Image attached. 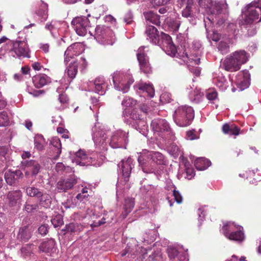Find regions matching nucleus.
<instances>
[{
	"label": "nucleus",
	"instance_id": "nucleus-36",
	"mask_svg": "<svg viewBox=\"0 0 261 261\" xmlns=\"http://www.w3.org/2000/svg\"><path fill=\"white\" fill-rule=\"evenodd\" d=\"M88 189L87 187L83 188L81 193L78 194L76 198L81 202H85V201L87 200V198L89 197L88 194Z\"/></svg>",
	"mask_w": 261,
	"mask_h": 261
},
{
	"label": "nucleus",
	"instance_id": "nucleus-8",
	"mask_svg": "<svg viewBox=\"0 0 261 261\" xmlns=\"http://www.w3.org/2000/svg\"><path fill=\"white\" fill-rule=\"evenodd\" d=\"M11 45H12L11 51L14 52L18 57H30V49L25 41H11Z\"/></svg>",
	"mask_w": 261,
	"mask_h": 261
},
{
	"label": "nucleus",
	"instance_id": "nucleus-31",
	"mask_svg": "<svg viewBox=\"0 0 261 261\" xmlns=\"http://www.w3.org/2000/svg\"><path fill=\"white\" fill-rule=\"evenodd\" d=\"M45 139L42 135H37L34 138L35 148L39 151L44 149Z\"/></svg>",
	"mask_w": 261,
	"mask_h": 261
},
{
	"label": "nucleus",
	"instance_id": "nucleus-16",
	"mask_svg": "<svg viewBox=\"0 0 261 261\" xmlns=\"http://www.w3.org/2000/svg\"><path fill=\"white\" fill-rule=\"evenodd\" d=\"M23 174L20 170L12 171L9 170L5 173V179L6 182L10 186H16L18 180L22 177Z\"/></svg>",
	"mask_w": 261,
	"mask_h": 261
},
{
	"label": "nucleus",
	"instance_id": "nucleus-56",
	"mask_svg": "<svg viewBox=\"0 0 261 261\" xmlns=\"http://www.w3.org/2000/svg\"><path fill=\"white\" fill-rule=\"evenodd\" d=\"M132 83H133V82H128L126 84H122L120 86L121 89H119V90H121L123 93H125V92H127L129 89L130 85Z\"/></svg>",
	"mask_w": 261,
	"mask_h": 261
},
{
	"label": "nucleus",
	"instance_id": "nucleus-24",
	"mask_svg": "<svg viewBox=\"0 0 261 261\" xmlns=\"http://www.w3.org/2000/svg\"><path fill=\"white\" fill-rule=\"evenodd\" d=\"M32 230L29 226H24L19 229L17 239L20 241L25 242L31 237Z\"/></svg>",
	"mask_w": 261,
	"mask_h": 261
},
{
	"label": "nucleus",
	"instance_id": "nucleus-55",
	"mask_svg": "<svg viewBox=\"0 0 261 261\" xmlns=\"http://www.w3.org/2000/svg\"><path fill=\"white\" fill-rule=\"evenodd\" d=\"M72 218L74 220H83L86 218V215L81 214V213H74L72 215Z\"/></svg>",
	"mask_w": 261,
	"mask_h": 261
},
{
	"label": "nucleus",
	"instance_id": "nucleus-23",
	"mask_svg": "<svg viewBox=\"0 0 261 261\" xmlns=\"http://www.w3.org/2000/svg\"><path fill=\"white\" fill-rule=\"evenodd\" d=\"M33 81L34 85L38 88L42 87L50 82V78L44 74L35 76L33 79Z\"/></svg>",
	"mask_w": 261,
	"mask_h": 261
},
{
	"label": "nucleus",
	"instance_id": "nucleus-35",
	"mask_svg": "<svg viewBox=\"0 0 261 261\" xmlns=\"http://www.w3.org/2000/svg\"><path fill=\"white\" fill-rule=\"evenodd\" d=\"M138 89L140 90H142L147 93L148 95L151 97L154 96V89L152 87V86L150 85L146 84H142L139 86Z\"/></svg>",
	"mask_w": 261,
	"mask_h": 261
},
{
	"label": "nucleus",
	"instance_id": "nucleus-59",
	"mask_svg": "<svg viewBox=\"0 0 261 261\" xmlns=\"http://www.w3.org/2000/svg\"><path fill=\"white\" fill-rule=\"evenodd\" d=\"M170 0H152L151 3L157 6L164 5L167 4Z\"/></svg>",
	"mask_w": 261,
	"mask_h": 261
},
{
	"label": "nucleus",
	"instance_id": "nucleus-12",
	"mask_svg": "<svg viewBox=\"0 0 261 261\" xmlns=\"http://www.w3.org/2000/svg\"><path fill=\"white\" fill-rule=\"evenodd\" d=\"M145 158L159 165L164 164L165 162L164 155L161 153L151 151L148 152L147 154H142L139 157L138 162L141 165L145 166Z\"/></svg>",
	"mask_w": 261,
	"mask_h": 261
},
{
	"label": "nucleus",
	"instance_id": "nucleus-19",
	"mask_svg": "<svg viewBox=\"0 0 261 261\" xmlns=\"http://www.w3.org/2000/svg\"><path fill=\"white\" fill-rule=\"evenodd\" d=\"M55 245V241L53 239H50L46 241L42 242L39 245V249L40 251L51 254L56 251Z\"/></svg>",
	"mask_w": 261,
	"mask_h": 261
},
{
	"label": "nucleus",
	"instance_id": "nucleus-57",
	"mask_svg": "<svg viewBox=\"0 0 261 261\" xmlns=\"http://www.w3.org/2000/svg\"><path fill=\"white\" fill-rule=\"evenodd\" d=\"M217 96L218 94L216 91L208 92L206 94V97L210 100H213L215 99L217 97Z\"/></svg>",
	"mask_w": 261,
	"mask_h": 261
},
{
	"label": "nucleus",
	"instance_id": "nucleus-38",
	"mask_svg": "<svg viewBox=\"0 0 261 261\" xmlns=\"http://www.w3.org/2000/svg\"><path fill=\"white\" fill-rule=\"evenodd\" d=\"M38 207V204H31L29 201H27L24 205V210L28 213L34 212V211H37Z\"/></svg>",
	"mask_w": 261,
	"mask_h": 261
},
{
	"label": "nucleus",
	"instance_id": "nucleus-44",
	"mask_svg": "<svg viewBox=\"0 0 261 261\" xmlns=\"http://www.w3.org/2000/svg\"><path fill=\"white\" fill-rule=\"evenodd\" d=\"M167 23L168 25L172 28L173 31H177L178 30L180 22V21L177 19H170L169 20L167 21Z\"/></svg>",
	"mask_w": 261,
	"mask_h": 261
},
{
	"label": "nucleus",
	"instance_id": "nucleus-21",
	"mask_svg": "<svg viewBox=\"0 0 261 261\" xmlns=\"http://www.w3.org/2000/svg\"><path fill=\"white\" fill-rule=\"evenodd\" d=\"M131 160L128 159L127 161H122L120 163L121 167L122 175L124 177V181L127 182L129 180V177L132 169Z\"/></svg>",
	"mask_w": 261,
	"mask_h": 261
},
{
	"label": "nucleus",
	"instance_id": "nucleus-27",
	"mask_svg": "<svg viewBox=\"0 0 261 261\" xmlns=\"http://www.w3.org/2000/svg\"><path fill=\"white\" fill-rule=\"evenodd\" d=\"M134 199L130 198H127L125 199L124 205V212L122 213V216L123 218L126 217L128 214L131 212L134 207Z\"/></svg>",
	"mask_w": 261,
	"mask_h": 261
},
{
	"label": "nucleus",
	"instance_id": "nucleus-62",
	"mask_svg": "<svg viewBox=\"0 0 261 261\" xmlns=\"http://www.w3.org/2000/svg\"><path fill=\"white\" fill-rule=\"evenodd\" d=\"M59 100L61 103H66L68 101V98L66 94L59 95Z\"/></svg>",
	"mask_w": 261,
	"mask_h": 261
},
{
	"label": "nucleus",
	"instance_id": "nucleus-6",
	"mask_svg": "<svg viewBox=\"0 0 261 261\" xmlns=\"http://www.w3.org/2000/svg\"><path fill=\"white\" fill-rule=\"evenodd\" d=\"M95 38L104 45H113L115 36L110 28L104 25H97L95 28Z\"/></svg>",
	"mask_w": 261,
	"mask_h": 261
},
{
	"label": "nucleus",
	"instance_id": "nucleus-2",
	"mask_svg": "<svg viewBox=\"0 0 261 261\" xmlns=\"http://www.w3.org/2000/svg\"><path fill=\"white\" fill-rule=\"evenodd\" d=\"M247 14L245 16L242 25L247 30L249 36H253L256 33L254 22L261 21V0L253 1L245 7Z\"/></svg>",
	"mask_w": 261,
	"mask_h": 261
},
{
	"label": "nucleus",
	"instance_id": "nucleus-22",
	"mask_svg": "<svg viewBox=\"0 0 261 261\" xmlns=\"http://www.w3.org/2000/svg\"><path fill=\"white\" fill-rule=\"evenodd\" d=\"M22 196V192L20 190L9 192L7 195L9 205L11 206H16L19 203Z\"/></svg>",
	"mask_w": 261,
	"mask_h": 261
},
{
	"label": "nucleus",
	"instance_id": "nucleus-30",
	"mask_svg": "<svg viewBox=\"0 0 261 261\" xmlns=\"http://www.w3.org/2000/svg\"><path fill=\"white\" fill-rule=\"evenodd\" d=\"M40 205L44 207H49L51 203V198L49 194L46 193H43L42 195L38 198Z\"/></svg>",
	"mask_w": 261,
	"mask_h": 261
},
{
	"label": "nucleus",
	"instance_id": "nucleus-53",
	"mask_svg": "<svg viewBox=\"0 0 261 261\" xmlns=\"http://www.w3.org/2000/svg\"><path fill=\"white\" fill-rule=\"evenodd\" d=\"M69 169V167H66L62 163H58L56 165V170L58 172H62L64 170Z\"/></svg>",
	"mask_w": 261,
	"mask_h": 261
},
{
	"label": "nucleus",
	"instance_id": "nucleus-42",
	"mask_svg": "<svg viewBox=\"0 0 261 261\" xmlns=\"http://www.w3.org/2000/svg\"><path fill=\"white\" fill-rule=\"evenodd\" d=\"M218 49L222 54H226L229 50V46L227 43L221 41L218 44Z\"/></svg>",
	"mask_w": 261,
	"mask_h": 261
},
{
	"label": "nucleus",
	"instance_id": "nucleus-39",
	"mask_svg": "<svg viewBox=\"0 0 261 261\" xmlns=\"http://www.w3.org/2000/svg\"><path fill=\"white\" fill-rule=\"evenodd\" d=\"M136 103V100L129 97H125L122 101V105L126 108L133 107Z\"/></svg>",
	"mask_w": 261,
	"mask_h": 261
},
{
	"label": "nucleus",
	"instance_id": "nucleus-32",
	"mask_svg": "<svg viewBox=\"0 0 261 261\" xmlns=\"http://www.w3.org/2000/svg\"><path fill=\"white\" fill-rule=\"evenodd\" d=\"M79 63L77 61H74L71 63L68 67L67 74L69 77L73 79H74L77 72Z\"/></svg>",
	"mask_w": 261,
	"mask_h": 261
},
{
	"label": "nucleus",
	"instance_id": "nucleus-9",
	"mask_svg": "<svg viewBox=\"0 0 261 261\" xmlns=\"http://www.w3.org/2000/svg\"><path fill=\"white\" fill-rule=\"evenodd\" d=\"M77 183V178L72 174L67 178H61L57 183L56 188L60 192H66L72 189Z\"/></svg>",
	"mask_w": 261,
	"mask_h": 261
},
{
	"label": "nucleus",
	"instance_id": "nucleus-52",
	"mask_svg": "<svg viewBox=\"0 0 261 261\" xmlns=\"http://www.w3.org/2000/svg\"><path fill=\"white\" fill-rule=\"evenodd\" d=\"M255 173L253 171H251L248 170V171H246L245 172L242 174H240L239 176L242 177H246L247 179L249 178H251L254 176Z\"/></svg>",
	"mask_w": 261,
	"mask_h": 261
},
{
	"label": "nucleus",
	"instance_id": "nucleus-10",
	"mask_svg": "<svg viewBox=\"0 0 261 261\" xmlns=\"http://www.w3.org/2000/svg\"><path fill=\"white\" fill-rule=\"evenodd\" d=\"M85 50L84 45L80 42H75L70 45L65 52V62H68L70 59L82 54Z\"/></svg>",
	"mask_w": 261,
	"mask_h": 261
},
{
	"label": "nucleus",
	"instance_id": "nucleus-33",
	"mask_svg": "<svg viewBox=\"0 0 261 261\" xmlns=\"http://www.w3.org/2000/svg\"><path fill=\"white\" fill-rule=\"evenodd\" d=\"M51 144L55 148V151L56 152L57 154L54 157V159H57L60 156L61 153V143L60 140L58 138H53L51 142Z\"/></svg>",
	"mask_w": 261,
	"mask_h": 261
},
{
	"label": "nucleus",
	"instance_id": "nucleus-1",
	"mask_svg": "<svg viewBox=\"0 0 261 261\" xmlns=\"http://www.w3.org/2000/svg\"><path fill=\"white\" fill-rule=\"evenodd\" d=\"M145 34L147 39L154 44H158L170 56H174L176 53V47L173 43L171 37L168 34L162 33L161 39L157 29L154 26H147Z\"/></svg>",
	"mask_w": 261,
	"mask_h": 261
},
{
	"label": "nucleus",
	"instance_id": "nucleus-45",
	"mask_svg": "<svg viewBox=\"0 0 261 261\" xmlns=\"http://www.w3.org/2000/svg\"><path fill=\"white\" fill-rule=\"evenodd\" d=\"M162 255L160 252L156 251L150 255L146 261H160Z\"/></svg>",
	"mask_w": 261,
	"mask_h": 261
},
{
	"label": "nucleus",
	"instance_id": "nucleus-3",
	"mask_svg": "<svg viewBox=\"0 0 261 261\" xmlns=\"http://www.w3.org/2000/svg\"><path fill=\"white\" fill-rule=\"evenodd\" d=\"M247 60L248 56L245 50L236 51L225 58L223 62L224 68L228 71H237Z\"/></svg>",
	"mask_w": 261,
	"mask_h": 261
},
{
	"label": "nucleus",
	"instance_id": "nucleus-7",
	"mask_svg": "<svg viewBox=\"0 0 261 261\" xmlns=\"http://www.w3.org/2000/svg\"><path fill=\"white\" fill-rule=\"evenodd\" d=\"M71 24L76 33L81 36H85L90 27V21L85 16L76 17L74 18Z\"/></svg>",
	"mask_w": 261,
	"mask_h": 261
},
{
	"label": "nucleus",
	"instance_id": "nucleus-14",
	"mask_svg": "<svg viewBox=\"0 0 261 261\" xmlns=\"http://www.w3.org/2000/svg\"><path fill=\"white\" fill-rule=\"evenodd\" d=\"M126 137L125 133L117 132L112 136L110 145L113 148H122L126 143Z\"/></svg>",
	"mask_w": 261,
	"mask_h": 261
},
{
	"label": "nucleus",
	"instance_id": "nucleus-46",
	"mask_svg": "<svg viewBox=\"0 0 261 261\" xmlns=\"http://www.w3.org/2000/svg\"><path fill=\"white\" fill-rule=\"evenodd\" d=\"M179 59H181L185 63H188V60H189V55H188L187 53L186 52L185 50L182 53H177V51L176 50V53L175 56L173 57L176 56Z\"/></svg>",
	"mask_w": 261,
	"mask_h": 261
},
{
	"label": "nucleus",
	"instance_id": "nucleus-41",
	"mask_svg": "<svg viewBox=\"0 0 261 261\" xmlns=\"http://www.w3.org/2000/svg\"><path fill=\"white\" fill-rule=\"evenodd\" d=\"M51 222L55 227H58L63 224V219L60 215H58L51 220Z\"/></svg>",
	"mask_w": 261,
	"mask_h": 261
},
{
	"label": "nucleus",
	"instance_id": "nucleus-28",
	"mask_svg": "<svg viewBox=\"0 0 261 261\" xmlns=\"http://www.w3.org/2000/svg\"><path fill=\"white\" fill-rule=\"evenodd\" d=\"M84 228V226L81 223L72 222L66 225V230L71 233H79Z\"/></svg>",
	"mask_w": 261,
	"mask_h": 261
},
{
	"label": "nucleus",
	"instance_id": "nucleus-47",
	"mask_svg": "<svg viewBox=\"0 0 261 261\" xmlns=\"http://www.w3.org/2000/svg\"><path fill=\"white\" fill-rule=\"evenodd\" d=\"M9 149L8 148L5 146H1L0 147V156L3 157L4 158V160H2V162H4L6 161L8 157V151Z\"/></svg>",
	"mask_w": 261,
	"mask_h": 261
},
{
	"label": "nucleus",
	"instance_id": "nucleus-43",
	"mask_svg": "<svg viewBox=\"0 0 261 261\" xmlns=\"http://www.w3.org/2000/svg\"><path fill=\"white\" fill-rule=\"evenodd\" d=\"M203 96V93H201L199 90H196L194 91L193 93L191 94V98L193 99V101L196 102H199L202 97Z\"/></svg>",
	"mask_w": 261,
	"mask_h": 261
},
{
	"label": "nucleus",
	"instance_id": "nucleus-15",
	"mask_svg": "<svg viewBox=\"0 0 261 261\" xmlns=\"http://www.w3.org/2000/svg\"><path fill=\"white\" fill-rule=\"evenodd\" d=\"M151 127L156 132H169L170 127L167 121L163 119H154L151 123Z\"/></svg>",
	"mask_w": 261,
	"mask_h": 261
},
{
	"label": "nucleus",
	"instance_id": "nucleus-34",
	"mask_svg": "<svg viewBox=\"0 0 261 261\" xmlns=\"http://www.w3.org/2000/svg\"><path fill=\"white\" fill-rule=\"evenodd\" d=\"M209 161L204 158H199L195 160V165L199 170H203L208 166Z\"/></svg>",
	"mask_w": 261,
	"mask_h": 261
},
{
	"label": "nucleus",
	"instance_id": "nucleus-13",
	"mask_svg": "<svg viewBox=\"0 0 261 261\" xmlns=\"http://www.w3.org/2000/svg\"><path fill=\"white\" fill-rule=\"evenodd\" d=\"M21 165L25 170V175H28L30 173L32 175H36L40 169V164L34 160H24L21 162Z\"/></svg>",
	"mask_w": 261,
	"mask_h": 261
},
{
	"label": "nucleus",
	"instance_id": "nucleus-51",
	"mask_svg": "<svg viewBox=\"0 0 261 261\" xmlns=\"http://www.w3.org/2000/svg\"><path fill=\"white\" fill-rule=\"evenodd\" d=\"M173 195L174 197L175 200L178 203H180L182 200V197L180 193L174 189L173 191Z\"/></svg>",
	"mask_w": 261,
	"mask_h": 261
},
{
	"label": "nucleus",
	"instance_id": "nucleus-61",
	"mask_svg": "<svg viewBox=\"0 0 261 261\" xmlns=\"http://www.w3.org/2000/svg\"><path fill=\"white\" fill-rule=\"evenodd\" d=\"M186 172L188 179H191L195 175V172L192 168H187Z\"/></svg>",
	"mask_w": 261,
	"mask_h": 261
},
{
	"label": "nucleus",
	"instance_id": "nucleus-63",
	"mask_svg": "<svg viewBox=\"0 0 261 261\" xmlns=\"http://www.w3.org/2000/svg\"><path fill=\"white\" fill-rule=\"evenodd\" d=\"M132 18V14L128 13L123 18V20L126 24H130L133 21Z\"/></svg>",
	"mask_w": 261,
	"mask_h": 261
},
{
	"label": "nucleus",
	"instance_id": "nucleus-40",
	"mask_svg": "<svg viewBox=\"0 0 261 261\" xmlns=\"http://www.w3.org/2000/svg\"><path fill=\"white\" fill-rule=\"evenodd\" d=\"M130 117L131 118L133 119L134 120H140V123L143 124V125H145V124L146 123L143 120H142L143 118L142 116V115L140 114L139 112V111L137 110L134 109L131 114H130Z\"/></svg>",
	"mask_w": 261,
	"mask_h": 261
},
{
	"label": "nucleus",
	"instance_id": "nucleus-49",
	"mask_svg": "<svg viewBox=\"0 0 261 261\" xmlns=\"http://www.w3.org/2000/svg\"><path fill=\"white\" fill-rule=\"evenodd\" d=\"M212 0H199V4L205 8H210L212 6Z\"/></svg>",
	"mask_w": 261,
	"mask_h": 261
},
{
	"label": "nucleus",
	"instance_id": "nucleus-48",
	"mask_svg": "<svg viewBox=\"0 0 261 261\" xmlns=\"http://www.w3.org/2000/svg\"><path fill=\"white\" fill-rule=\"evenodd\" d=\"M167 252L168 256L171 259H175L178 253V251L174 248H168L167 250Z\"/></svg>",
	"mask_w": 261,
	"mask_h": 261
},
{
	"label": "nucleus",
	"instance_id": "nucleus-50",
	"mask_svg": "<svg viewBox=\"0 0 261 261\" xmlns=\"http://www.w3.org/2000/svg\"><path fill=\"white\" fill-rule=\"evenodd\" d=\"M48 226L46 224L41 225L38 229V231L40 234L42 236L45 235L48 232Z\"/></svg>",
	"mask_w": 261,
	"mask_h": 261
},
{
	"label": "nucleus",
	"instance_id": "nucleus-37",
	"mask_svg": "<svg viewBox=\"0 0 261 261\" xmlns=\"http://www.w3.org/2000/svg\"><path fill=\"white\" fill-rule=\"evenodd\" d=\"M9 120L7 113L5 111L0 112V126H6L9 125Z\"/></svg>",
	"mask_w": 261,
	"mask_h": 261
},
{
	"label": "nucleus",
	"instance_id": "nucleus-64",
	"mask_svg": "<svg viewBox=\"0 0 261 261\" xmlns=\"http://www.w3.org/2000/svg\"><path fill=\"white\" fill-rule=\"evenodd\" d=\"M77 63H79V64H81V68L82 69H85L87 65V62L86 59L84 58H81L79 61V62L77 61Z\"/></svg>",
	"mask_w": 261,
	"mask_h": 261
},
{
	"label": "nucleus",
	"instance_id": "nucleus-29",
	"mask_svg": "<svg viewBox=\"0 0 261 261\" xmlns=\"http://www.w3.org/2000/svg\"><path fill=\"white\" fill-rule=\"evenodd\" d=\"M26 194L31 197H36L38 199L42 195V191L35 187H27L25 188Z\"/></svg>",
	"mask_w": 261,
	"mask_h": 261
},
{
	"label": "nucleus",
	"instance_id": "nucleus-20",
	"mask_svg": "<svg viewBox=\"0 0 261 261\" xmlns=\"http://www.w3.org/2000/svg\"><path fill=\"white\" fill-rule=\"evenodd\" d=\"M222 131L225 135L238 136L240 134V128L234 123H225L222 127Z\"/></svg>",
	"mask_w": 261,
	"mask_h": 261
},
{
	"label": "nucleus",
	"instance_id": "nucleus-60",
	"mask_svg": "<svg viewBox=\"0 0 261 261\" xmlns=\"http://www.w3.org/2000/svg\"><path fill=\"white\" fill-rule=\"evenodd\" d=\"M95 92L99 94L102 95L103 94V88L102 85L94 84Z\"/></svg>",
	"mask_w": 261,
	"mask_h": 261
},
{
	"label": "nucleus",
	"instance_id": "nucleus-26",
	"mask_svg": "<svg viewBox=\"0 0 261 261\" xmlns=\"http://www.w3.org/2000/svg\"><path fill=\"white\" fill-rule=\"evenodd\" d=\"M144 15L147 21H148L158 26L160 25L161 21L160 15L152 11L145 12L144 13Z\"/></svg>",
	"mask_w": 261,
	"mask_h": 261
},
{
	"label": "nucleus",
	"instance_id": "nucleus-5",
	"mask_svg": "<svg viewBox=\"0 0 261 261\" xmlns=\"http://www.w3.org/2000/svg\"><path fill=\"white\" fill-rule=\"evenodd\" d=\"M222 231L224 236L230 240L241 242L245 239L243 227L234 223H226L222 226Z\"/></svg>",
	"mask_w": 261,
	"mask_h": 261
},
{
	"label": "nucleus",
	"instance_id": "nucleus-18",
	"mask_svg": "<svg viewBox=\"0 0 261 261\" xmlns=\"http://www.w3.org/2000/svg\"><path fill=\"white\" fill-rule=\"evenodd\" d=\"M235 83L242 90L247 88L249 85L248 74L247 72H240L236 77Z\"/></svg>",
	"mask_w": 261,
	"mask_h": 261
},
{
	"label": "nucleus",
	"instance_id": "nucleus-25",
	"mask_svg": "<svg viewBox=\"0 0 261 261\" xmlns=\"http://www.w3.org/2000/svg\"><path fill=\"white\" fill-rule=\"evenodd\" d=\"M38 5L39 8L35 11V14L40 18L41 21H45L48 17L47 5L41 1Z\"/></svg>",
	"mask_w": 261,
	"mask_h": 261
},
{
	"label": "nucleus",
	"instance_id": "nucleus-11",
	"mask_svg": "<svg viewBox=\"0 0 261 261\" xmlns=\"http://www.w3.org/2000/svg\"><path fill=\"white\" fill-rule=\"evenodd\" d=\"M137 57L141 71L145 74H151L152 72V69L146 54L143 52L141 53V50L139 48Z\"/></svg>",
	"mask_w": 261,
	"mask_h": 261
},
{
	"label": "nucleus",
	"instance_id": "nucleus-17",
	"mask_svg": "<svg viewBox=\"0 0 261 261\" xmlns=\"http://www.w3.org/2000/svg\"><path fill=\"white\" fill-rule=\"evenodd\" d=\"M194 0H179V4L180 7H184L182 10V16L183 17L188 18L192 17L193 12L192 10V6H193Z\"/></svg>",
	"mask_w": 261,
	"mask_h": 261
},
{
	"label": "nucleus",
	"instance_id": "nucleus-58",
	"mask_svg": "<svg viewBox=\"0 0 261 261\" xmlns=\"http://www.w3.org/2000/svg\"><path fill=\"white\" fill-rule=\"evenodd\" d=\"M187 138L190 140H193L196 138L195 131L189 130L187 132Z\"/></svg>",
	"mask_w": 261,
	"mask_h": 261
},
{
	"label": "nucleus",
	"instance_id": "nucleus-54",
	"mask_svg": "<svg viewBox=\"0 0 261 261\" xmlns=\"http://www.w3.org/2000/svg\"><path fill=\"white\" fill-rule=\"evenodd\" d=\"M189 61L190 62H194L195 64L198 65L200 62V59L197 56L194 55H191L190 56H189L188 62Z\"/></svg>",
	"mask_w": 261,
	"mask_h": 261
},
{
	"label": "nucleus",
	"instance_id": "nucleus-4",
	"mask_svg": "<svg viewBox=\"0 0 261 261\" xmlns=\"http://www.w3.org/2000/svg\"><path fill=\"white\" fill-rule=\"evenodd\" d=\"M194 118V110L191 107L181 106L178 107L174 112V121L180 127L189 125Z\"/></svg>",
	"mask_w": 261,
	"mask_h": 261
}]
</instances>
